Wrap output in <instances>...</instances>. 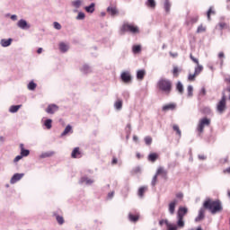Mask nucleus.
<instances>
[{
  "label": "nucleus",
  "mask_w": 230,
  "mask_h": 230,
  "mask_svg": "<svg viewBox=\"0 0 230 230\" xmlns=\"http://www.w3.org/2000/svg\"><path fill=\"white\" fill-rule=\"evenodd\" d=\"M157 87L159 91H162V93H164V94H167L168 96V94L172 93L173 84L170 79L161 78L157 83Z\"/></svg>",
  "instance_id": "obj_2"
},
{
  "label": "nucleus",
  "mask_w": 230,
  "mask_h": 230,
  "mask_svg": "<svg viewBox=\"0 0 230 230\" xmlns=\"http://www.w3.org/2000/svg\"><path fill=\"white\" fill-rule=\"evenodd\" d=\"M37 53H38L39 55H40V53H42V48H39L38 50H37Z\"/></svg>",
  "instance_id": "obj_60"
},
{
  "label": "nucleus",
  "mask_w": 230,
  "mask_h": 230,
  "mask_svg": "<svg viewBox=\"0 0 230 230\" xmlns=\"http://www.w3.org/2000/svg\"><path fill=\"white\" fill-rule=\"evenodd\" d=\"M17 26L21 30H30V28H31V26L28 24V22H26V20L24 19H21L20 21H18Z\"/></svg>",
  "instance_id": "obj_10"
},
{
  "label": "nucleus",
  "mask_w": 230,
  "mask_h": 230,
  "mask_svg": "<svg viewBox=\"0 0 230 230\" xmlns=\"http://www.w3.org/2000/svg\"><path fill=\"white\" fill-rule=\"evenodd\" d=\"M51 123H53V120H51V119H48L47 120H45V127L48 128V130H49L52 127Z\"/></svg>",
  "instance_id": "obj_37"
},
{
  "label": "nucleus",
  "mask_w": 230,
  "mask_h": 230,
  "mask_svg": "<svg viewBox=\"0 0 230 230\" xmlns=\"http://www.w3.org/2000/svg\"><path fill=\"white\" fill-rule=\"evenodd\" d=\"M195 76H197V75L194 74H190L188 80H190V82H193L195 80Z\"/></svg>",
  "instance_id": "obj_50"
},
{
  "label": "nucleus",
  "mask_w": 230,
  "mask_h": 230,
  "mask_svg": "<svg viewBox=\"0 0 230 230\" xmlns=\"http://www.w3.org/2000/svg\"><path fill=\"white\" fill-rule=\"evenodd\" d=\"M122 31H129V33H139V27L130 23H125L121 28Z\"/></svg>",
  "instance_id": "obj_5"
},
{
  "label": "nucleus",
  "mask_w": 230,
  "mask_h": 230,
  "mask_svg": "<svg viewBox=\"0 0 230 230\" xmlns=\"http://www.w3.org/2000/svg\"><path fill=\"white\" fill-rule=\"evenodd\" d=\"M184 198V194H182L181 192H178L177 194H176V199H182Z\"/></svg>",
  "instance_id": "obj_53"
},
{
  "label": "nucleus",
  "mask_w": 230,
  "mask_h": 230,
  "mask_svg": "<svg viewBox=\"0 0 230 230\" xmlns=\"http://www.w3.org/2000/svg\"><path fill=\"white\" fill-rule=\"evenodd\" d=\"M166 226H167V230H177L176 225H172V224L166 222Z\"/></svg>",
  "instance_id": "obj_41"
},
{
  "label": "nucleus",
  "mask_w": 230,
  "mask_h": 230,
  "mask_svg": "<svg viewBox=\"0 0 230 230\" xmlns=\"http://www.w3.org/2000/svg\"><path fill=\"white\" fill-rule=\"evenodd\" d=\"M21 109V105H13L9 109V112L15 113Z\"/></svg>",
  "instance_id": "obj_30"
},
{
  "label": "nucleus",
  "mask_w": 230,
  "mask_h": 230,
  "mask_svg": "<svg viewBox=\"0 0 230 230\" xmlns=\"http://www.w3.org/2000/svg\"><path fill=\"white\" fill-rule=\"evenodd\" d=\"M159 155H157L156 153H151L148 155V161H151V163H155V161H157Z\"/></svg>",
  "instance_id": "obj_25"
},
{
  "label": "nucleus",
  "mask_w": 230,
  "mask_h": 230,
  "mask_svg": "<svg viewBox=\"0 0 230 230\" xmlns=\"http://www.w3.org/2000/svg\"><path fill=\"white\" fill-rule=\"evenodd\" d=\"M21 155H22V157H28V155H30V150L22 149L21 151Z\"/></svg>",
  "instance_id": "obj_40"
},
{
  "label": "nucleus",
  "mask_w": 230,
  "mask_h": 230,
  "mask_svg": "<svg viewBox=\"0 0 230 230\" xmlns=\"http://www.w3.org/2000/svg\"><path fill=\"white\" fill-rule=\"evenodd\" d=\"M161 175L163 179H168V172L163 167H159L156 171V176Z\"/></svg>",
  "instance_id": "obj_14"
},
{
  "label": "nucleus",
  "mask_w": 230,
  "mask_h": 230,
  "mask_svg": "<svg viewBox=\"0 0 230 230\" xmlns=\"http://www.w3.org/2000/svg\"><path fill=\"white\" fill-rule=\"evenodd\" d=\"M217 28H218L219 30H228L230 31V27H229V24L224 22H220Z\"/></svg>",
  "instance_id": "obj_23"
},
{
  "label": "nucleus",
  "mask_w": 230,
  "mask_h": 230,
  "mask_svg": "<svg viewBox=\"0 0 230 230\" xmlns=\"http://www.w3.org/2000/svg\"><path fill=\"white\" fill-rule=\"evenodd\" d=\"M58 111V106L57 104H49L46 109L48 114H55Z\"/></svg>",
  "instance_id": "obj_13"
},
{
  "label": "nucleus",
  "mask_w": 230,
  "mask_h": 230,
  "mask_svg": "<svg viewBox=\"0 0 230 230\" xmlns=\"http://www.w3.org/2000/svg\"><path fill=\"white\" fill-rule=\"evenodd\" d=\"M128 217L129 222H133L134 224L139 220V213L133 214L132 212H129Z\"/></svg>",
  "instance_id": "obj_16"
},
{
  "label": "nucleus",
  "mask_w": 230,
  "mask_h": 230,
  "mask_svg": "<svg viewBox=\"0 0 230 230\" xmlns=\"http://www.w3.org/2000/svg\"><path fill=\"white\" fill-rule=\"evenodd\" d=\"M123 108V101L122 100H117L116 102V109L117 111H121V109Z\"/></svg>",
  "instance_id": "obj_32"
},
{
  "label": "nucleus",
  "mask_w": 230,
  "mask_h": 230,
  "mask_svg": "<svg viewBox=\"0 0 230 230\" xmlns=\"http://www.w3.org/2000/svg\"><path fill=\"white\" fill-rule=\"evenodd\" d=\"M84 19H85V13L79 12L77 16H76V20L77 21H84Z\"/></svg>",
  "instance_id": "obj_39"
},
{
  "label": "nucleus",
  "mask_w": 230,
  "mask_h": 230,
  "mask_svg": "<svg viewBox=\"0 0 230 230\" xmlns=\"http://www.w3.org/2000/svg\"><path fill=\"white\" fill-rule=\"evenodd\" d=\"M55 152H47L40 155L41 159H45V157H51V155H54Z\"/></svg>",
  "instance_id": "obj_35"
},
{
  "label": "nucleus",
  "mask_w": 230,
  "mask_h": 230,
  "mask_svg": "<svg viewBox=\"0 0 230 230\" xmlns=\"http://www.w3.org/2000/svg\"><path fill=\"white\" fill-rule=\"evenodd\" d=\"M59 49H60V51H62V53H66V51H67V49H69V47L67 45H66V43L61 42V43H59Z\"/></svg>",
  "instance_id": "obj_29"
},
{
  "label": "nucleus",
  "mask_w": 230,
  "mask_h": 230,
  "mask_svg": "<svg viewBox=\"0 0 230 230\" xmlns=\"http://www.w3.org/2000/svg\"><path fill=\"white\" fill-rule=\"evenodd\" d=\"M96 6V4L92 3L90 5L85 6L84 10L85 12H87L88 13H93L94 12V7Z\"/></svg>",
  "instance_id": "obj_24"
},
{
  "label": "nucleus",
  "mask_w": 230,
  "mask_h": 230,
  "mask_svg": "<svg viewBox=\"0 0 230 230\" xmlns=\"http://www.w3.org/2000/svg\"><path fill=\"white\" fill-rule=\"evenodd\" d=\"M200 94L202 96H206V88L205 87L201 88Z\"/></svg>",
  "instance_id": "obj_55"
},
{
  "label": "nucleus",
  "mask_w": 230,
  "mask_h": 230,
  "mask_svg": "<svg viewBox=\"0 0 230 230\" xmlns=\"http://www.w3.org/2000/svg\"><path fill=\"white\" fill-rule=\"evenodd\" d=\"M203 208L205 209H209L210 213H212V215H215L217 213H220V211H222V209H223L222 203L218 199L217 200H212L211 199H207L203 203Z\"/></svg>",
  "instance_id": "obj_1"
},
{
  "label": "nucleus",
  "mask_w": 230,
  "mask_h": 230,
  "mask_svg": "<svg viewBox=\"0 0 230 230\" xmlns=\"http://www.w3.org/2000/svg\"><path fill=\"white\" fill-rule=\"evenodd\" d=\"M175 109H177V104L169 103L163 106L162 111H164V112H168V111H175Z\"/></svg>",
  "instance_id": "obj_15"
},
{
  "label": "nucleus",
  "mask_w": 230,
  "mask_h": 230,
  "mask_svg": "<svg viewBox=\"0 0 230 230\" xmlns=\"http://www.w3.org/2000/svg\"><path fill=\"white\" fill-rule=\"evenodd\" d=\"M226 107H227V104L226 102V93H223L221 100L217 102V109L219 114H224Z\"/></svg>",
  "instance_id": "obj_6"
},
{
  "label": "nucleus",
  "mask_w": 230,
  "mask_h": 230,
  "mask_svg": "<svg viewBox=\"0 0 230 230\" xmlns=\"http://www.w3.org/2000/svg\"><path fill=\"white\" fill-rule=\"evenodd\" d=\"M133 139H134V141H137V137L134 136Z\"/></svg>",
  "instance_id": "obj_64"
},
{
  "label": "nucleus",
  "mask_w": 230,
  "mask_h": 230,
  "mask_svg": "<svg viewBox=\"0 0 230 230\" xmlns=\"http://www.w3.org/2000/svg\"><path fill=\"white\" fill-rule=\"evenodd\" d=\"M146 4L147 8H151V10H155V6H156L155 0H147L146 2Z\"/></svg>",
  "instance_id": "obj_22"
},
{
  "label": "nucleus",
  "mask_w": 230,
  "mask_h": 230,
  "mask_svg": "<svg viewBox=\"0 0 230 230\" xmlns=\"http://www.w3.org/2000/svg\"><path fill=\"white\" fill-rule=\"evenodd\" d=\"M164 9L165 13H170V10H172V3H170V0H164Z\"/></svg>",
  "instance_id": "obj_18"
},
{
  "label": "nucleus",
  "mask_w": 230,
  "mask_h": 230,
  "mask_svg": "<svg viewBox=\"0 0 230 230\" xmlns=\"http://www.w3.org/2000/svg\"><path fill=\"white\" fill-rule=\"evenodd\" d=\"M204 31H206V27L199 25L197 29V33H202Z\"/></svg>",
  "instance_id": "obj_47"
},
{
  "label": "nucleus",
  "mask_w": 230,
  "mask_h": 230,
  "mask_svg": "<svg viewBox=\"0 0 230 230\" xmlns=\"http://www.w3.org/2000/svg\"><path fill=\"white\" fill-rule=\"evenodd\" d=\"M187 91H188V96H193V86L189 85L187 87Z\"/></svg>",
  "instance_id": "obj_43"
},
{
  "label": "nucleus",
  "mask_w": 230,
  "mask_h": 230,
  "mask_svg": "<svg viewBox=\"0 0 230 230\" xmlns=\"http://www.w3.org/2000/svg\"><path fill=\"white\" fill-rule=\"evenodd\" d=\"M72 130L71 125H67L64 131L63 134H61V136H67V134H69V131Z\"/></svg>",
  "instance_id": "obj_38"
},
{
  "label": "nucleus",
  "mask_w": 230,
  "mask_h": 230,
  "mask_svg": "<svg viewBox=\"0 0 230 230\" xmlns=\"http://www.w3.org/2000/svg\"><path fill=\"white\" fill-rule=\"evenodd\" d=\"M24 177V173H15L13 175V177L10 180L11 184H15V182H18V181H21Z\"/></svg>",
  "instance_id": "obj_12"
},
{
  "label": "nucleus",
  "mask_w": 230,
  "mask_h": 230,
  "mask_svg": "<svg viewBox=\"0 0 230 230\" xmlns=\"http://www.w3.org/2000/svg\"><path fill=\"white\" fill-rule=\"evenodd\" d=\"M132 51L135 54L141 53V45H135V46H133Z\"/></svg>",
  "instance_id": "obj_34"
},
{
  "label": "nucleus",
  "mask_w": 230,
  "mask_h": 230,
  "mask_svg": "<svg viewBox=\"0 0 230 230\" xmlns=\"http://www.w3.org/2000/svg\"><path fill=\"white\" fill-rule=\"evenodd\" d=\"M137 159H141V155L139 153L137 154Z\"/></svg>",
  "instance_id": "obj_62"
},
{
  "label": "nucleus",
  "mask_w": 230,
  "mask_h": 230,
  "mask_svg": "<svg viewBox=\"0 0 230 230\" xmlns=\"http://www.w3.org/2000/svg\"><path fill=\"white\" fill-rule=\"evenodd\" d=\"M53 24H54L55 30H62V25H60L58 22H55Z\"/></svg>",
  "instance_id": "obj_49"
},
{
  "label": "nucleus",
  "mask_w": 230,
  "mask_h": 230,
  "mask_svg": "<svg viewBox=\"0 0 230 230\" xmlns=\"http://www.w3.org/2000/svg\"><path fill=\"white\" fill-rule=\"evenodd\" d=\"M147 190H148L147 187H145V186L140 187L137 192L138 197H140V199H143V197H145V193H146Z\"/></svg>",
  "instance_id": "obj_21"
},
{
  "label": "nucleus",
  "mask_w": 230,
  "mask_h": 230,
  "mask_svg": "<svg viewBox=\"0 0 230 230\" xmlns=\"http://www.w3.org/2000/svg\"><path fill=\"white\" fill-rule=\"evenodd\" d=\"M166 222H168V220L162 219L159 221V226H163L164 224L166 225Z\"/></svg>",
  "instance_id": "obj_56"
},
{
  "label": "nucleus",
  "mask_w": 230,
  "mask_h": 230,
  "mask_svg": "<svg viewBox=\"0 0 230 230\" xmlns=\"http://www.w3.org/2000/svg\"><path fill=\"white\" fill-rule=\"evenodd\" d=\"M29 91H35L37 89V84H35L33 81H31L28 84Z\"/></svg>",
  "instance_id": "obj_31"
},
{
  "label": "nucleus",
  "mask_w": 230,
  "mask_h": 230,
  "mask_svg": "<svg viewBox=\"0 0 230 230\" xmlns=\"http://www.w3.org/2000/svg\"><path fill=\"white\" fill-rule=\"evenodd\" d=\"M57 222L58 224H59L60 226H62V224H64V217H60V216H57Z\"/></svg>",
  "instance_id": "obj_46"
},
{
  "label": "nucleus",
  "mask_w": 230,
  "mask_h": 230,
  "mask_svg": "<svg viewBox=\"0 0 230 230\" xmlns=\"http://www.w3.org/2000/svg\"><path fill=\"white\" fill-rule=\"evenodd\" d=\"M20 148H21V152H22V150H24V144H21V145H20Z\"/></svg>",
  "instance_id": "obj_61"
},
{
  "label": "nucleus",
  "mask_w": 230,
  "mask_h": 230,
  "mask_svg": "<svg viewBox=\"0 0 230 230\" xmlns=\"http://www.w3.org/2000/svg\"><path fill=\"white\" fill-rule=\"evenodd\" d=\"M123 84H132V75L128 71H124L120 75Z\"/></svg>",
  "instance_id": "obj_8"
},
{
  "label": "nucleus",
  "mask_w": 230,
  "mask_h": 230,
  "mask_svg": "<svg viewBox=\"0 0 230 230\" xmlns=\"http://www.w3.org/2000/svg\"><path fill=\"white\" fill-rule=\"evenodd\" d=\"M21 159H22V155H17V156L14 158L13 163H19V161H21Z\"/></svg>",
  "instance_id": "obj_52"
},
{
  "label": "nucleus",
  "mask_w": 230,
  "mask_h": 230,
  "mask_svg": "<svg viewBox=\"0 0 230 230\" xmlns=\"http://www.w3.org/2000/svg\"><path fill=\"white\" fill-rule=\"evenodd\" d=\"M146 75V70L145 69H140V70H137V78L138 80H144L145 79V76Z\"/></svg>",
  "instance_id": "obj_19"
},
{
  "label": "nucleus",
  "mask_w": 230,
  "mask_h": 230,
  "mask_svg": "<svg viewBox=\"0 0 230 230\" xmlns=\"http://www.w3.org/2000/svg\"><path fill=\"white\" fill-rule=\"evenodd\" d=\"M71 4L73 8H75V10H78L82 4H84V0H74L71 2Z\"/></svg>",
  "instance_id": "obj_20"
},
{
  "label": "nucleus",
  "mask_w": 230,
  "mask_h": 230,
  "mask_svg": "<svg viewBox=\"0 0 230 230\" xmlns=\"http://www.w3.org/2000/svg\"><path fill=\"white\" fill-rule=\"evenodd\" d=\"M78 155H80V148L75 147V148H74V150L71 154V157H73V159H76L78 157Z\"/></svg>",
  "instance_id": "obj_26"
},
{
  "label": "nucleus",
  "mask_w": 230,
  "mask_h": 230,
  "mask_svg": "<svg viewBox=\"0 0 230 230\" xmlns=\"http://www.w3.org/2000/svg\"><path fill=\"white\" fill-rule=\"evenodd\" d=\"M179 204V200L173 199L168 205V209L170 215H175V208Z\"/></svg>",
  "instance_id": "obj_9"
},
{
  "label": "nucleus",
  "mask_w": 230,
  "mask_h": 230,
  "mask_svg": "<svg viewBox=\"0 0 230 230\" xmlns=\"http://www.w3.org/2000/svg\"><path fill=\"white\" fill-rule=\"evenodd\" d=\"M107 13H109V15H111V17H114V15H116V7L109 6L107 8Z\"/></svg>",
  "instance_id": "obj_27"
},
{
  "label": "nucleus",
  "mask_w": 230,
  "mask_h": 230,
  "mask_svg": "<svg viewBox=\"0 0 230 230\" xmlns=\"http://www.w3.org/2000/svg\"><path fill=\"white\" fill-rule=\"evenodd\" d=\"M11 19H12V21H16V20H17V15L13 14V15L11 16Z\"/></svg>",
  "instance_id": "obj_58"
},
{
  "label": "nucleus",
  "mask_w": 230,
  "mask_h": 230,
  "mask_svg": "<svg viewBox=\"0 0 230 230\" xmlns=\"http://www.w3.org/2000/svg\"><path fill=\"white\" fill-rule=\"evenodd\" d=\"M176 89L180 93V94H182L184 93V86L182 85L181 82L177 83Z\"/></svg>",
  "instance_id": "obj_28"
},
{
  "label": "nucleus",
  "mask_w": 230,
  "mask_h": 230,
  "mask_svg": "<svg viewBox=\"0 0 230 230\" xmlns=\"http://www.w3.org/2000/svg\"><path fill=\"white\" fill-rule=\"evenodd\" d=\"M85 182V184H93V181L88 178H82L81 179V183Z\"/></svg>",
  "instance_id": "obj_42"
},
{
  "label": "nucleus",
  "mask_w": 230,
  "mask_h": 230,
  "mask_svg": "<svg viewBox=\"0 0 230 230\" xmlns=\"http://www.w3.org/2000/svg\"><path fill=\"white\" fill-rule=\"evenodd\" d=\"M190 60H192V62H194V64H197V67H195V75H200V73H202V70L204 69V66H202L199 63V60L197 59V58L193 57V54L190 55Z\"/></svg>",
  "instance_id": "obj_7"
},
{
  "label": "nucleus",
  "mask_w": 230,
  "mask_h": 230,
  "mask_svg": "<svg viewBox=\"0 0 230 230\" xmlns=\"http://www.w3.org/2000/svg\"><path fill=\"white\" fill-rule=\"evenodd\" d=\"M211 15H215V11H213V7H210L207 13V17L208 21H211Z\"/></svg>",
  "instance_id": "obj_36"
},
{
  "label": "nucleus",
  "mask_w": 230,
  "mask_h": 230,
  "mask_svg": "<svg viewBox=\"0 0 230 230\" xmlns=\"http://www.w3.org/2000/svg\"><path fill=\"white\" fill-rule=\"evenodd\" d=\"M226 84H230V76L225 78Z\"/></svg>",
  "instance_id": "obj_59"
},
{
  "label": "nucleus",
  "mask_w": 230,
  "mask_h": 230,
  "mask_svg": "<svg viewBox=\"0 0 230 230\" xmlns=\"http://www.w3.org/2000/svg\"><path fill=\"white\" fill-rule=\"evenodd\" d=\"M172 75H173V76H175V78H177V76H179V67H177V66L173 67Z\"/></svg>",
  "instance_id": "obj_44"
},
{
  "label": "nucleus",
  "mask_w": 230,
  "mask_h": 230,
  "mask_svg": "<svg viewBox=\"0 0 230 230\" xmlns=\"http://www.w3.org/2000/svg\"><path fill=\"white\" fill-rule=\"evenodd\" d=\"M209 125H211L210 119H208V118L201 119L197 127V130L199 134H202V132H204L205 127H209Z\"/></svg>",
  "instance_id": "obj_4"
},
{
  "label": "nucleus",
  "mask_w": 230,
  "mask_h": 230,
  "mask_svg": "<svg viewBox=\"0 0 230 230\" xmlns=\"http://www.w3.org/2000/svg\"><path fill=\"white\" fill-rule=\"evenodd\" d=\"M13 40L12 38H9L8 40L2 39L1 41H0L1 47L2 48H8V46H11Z\"/></svg>",
  "instance_id": "obj_17"
},
{
  "label": "nucleus",
  "mask_w": 230,
  "mask_h": 230,
  "mask_svg": "<svg viewBox=\"0 0 230 230\" xmlns=\"http://www.w3.org/2000/svg\"><path fill=\"white\" fill-rule=\"evenodd\" d=\"M224 57H225L224 52H219L218 58H224Z\"/></svg>",
  "instance_id": "obj_57"
},
{
  "label": "nucleus",
  "mask_w": 230,
  "mask_h": 230,
  "mask_svg": "<svg viewBox=\"0 0 230 230\" xmlns=\"http://www.w3.org/2000/svg\"><path fill=\"white\" fill-rule=\"evenodd\" d=\"M188 215V208L180 207L177 212V226L178 227H184V217Z\"/></svg>",
  "instance_id": "obj_3"
},
{
  "label": "nucleus",
  "mask_w": 230,
  "mask_h": 230,
  "mask_svg": "<svg viewBox=\"0 0 230 230\" xmlns=\"http://www.w3.org/2000/svg\"><path fill=\"white\" fill-rule=\"evenodd\" d=\"M81 71L84 72V74H87V73H91L92 69H91V66H89L88 65H84L81 68Z\"/></svg>",
  "instance_id": "obj_33"
},
{
  "label": "nucleus",
  "mask_w": 230,
  "mask_h": 230,
  "mask_svg": "<svg viewBox=\"0 0 230 230\" xmlns=\"http://www.w3.org/2000/svg\"><path fill=\"white\" fill-rule=\"evenodd\" d=\"M145 143H146V145H147V146L152 145V137H145Z\"/></svg>",
  "instance_id": "obj_45"
},
{
  "label": "nucleus",
  "mask_w": 230,
  "mask_h": 230,
  "mask_svg": "<svg viewBox=\"0 0 230 230\" xmlns=\"http://www.w3.org/2000/svg\"><path fill=\"white\" fill-rule=\"evenodd\" d=\"M113 197H114V191H111V192L108 193L107 199L109 200V199H112Z\"/></svg>",
  "instance_id": "obj_54"
},
{
  "label": "nucleus",
  "mask_w": 230,
  "mask_h": 230,
  "mask_svg": "<svg viewBox=\"0 0 230 230\" xmlns=\"http://www.w3.org/2000/svg\"><path fill=\"white\" fill-rule=\"evenodd\" d=\"M112 164H116V158L112 159Z\"/></svg>",
  "instance_id": "obj_63"
},
{
  "label": "nucleus",
  "mask_w": 230,
  "mask_h": 230,
  "mask_svg": "<svg viewBox=\"0 0 230 230\" xmlns=\"http://www.w3.org/2000/svg\"><path fill=\"white\" fill-rule=\"evenodd\" d=\"M173 130L178 134V136H181V128L177 125L172 126Z\"/></svg>",
  "instance_id": "obj_48"
},
{
  "label": "nucleus",
  "mask_w": 230,
  "mask_h": 230,
  "mask_svg": "<svg viewBox=\"0 0 230 230\" xmlns=\"http://www.w3.org/2000/svg\"><path fill=\"white\" fill-rule=\"evenodd\" d=\"M157 177L156 174L153 177V180L151 181L152 186H155L157 184Z\"/></svg>",
  "instance_id": "obj_51"
},
{
  "label": "nucleus",
  "mask_w": 230,
  "mask_h": 230,
  "mask_svg": "<svg viewBox=\"0 0 230 230\" xmlns=\"http://www.w3.org/2000/svg\"><path fill=\"white\" fill-rule=\"evenodd\" d=\"M206 217V208L203 207L199 210V215L195 218V222H201V220H204Z\"/></svg>",
  "instance_id": "obj_11"
}]
</instances>
